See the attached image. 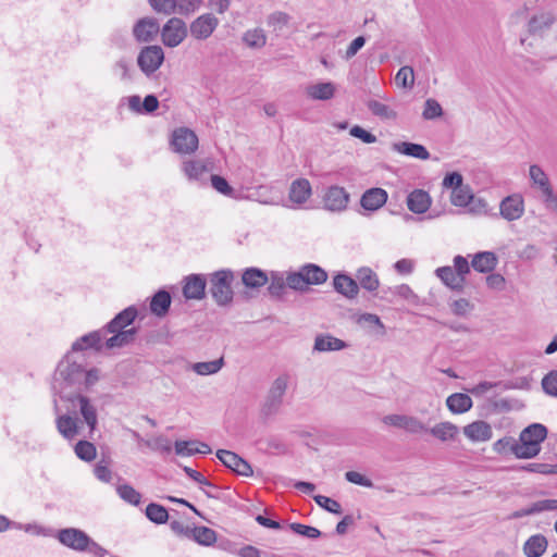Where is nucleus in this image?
I'll use <instances>...</instances> for the list:
<instances>
[{
    "instance_id": "nucleus-21",
    "label": "nucleus",
    "mask_w": 557,
    "mask_h": 557,
    "mask_svg": "<svg viewBox=\"0 0 557 557\" xmlns=\"http://www.w3.org/2000/svg\"><path fill=\"white\" fill-rule=\"evenodd\" d=\"M171 302L172 296L170 292L159 289L151 296L149 305L150 312L158 318H163L169 313Z\"/></svg>"
},
{
    "instance_id": "nucleus-49",
    "label": "nucleus",
    "mask_w": 557,
    "mask_h": 557,
    "mask_svg": "<svg viewBox=\"0 0 557 557\" xmlns=\"http://www.w3.org/2000/svg\"><path fill=\"white\" fill-rule=\"evenodd\" d=\"M496 386H503L504 389H511V388H521V385L513 384L511 382L503 383V382H488L483 381L480 382L478 385L472 387L470 389V393L474 396H481L484 393H486L488 389L496 387Z\"/></svg>"
},
{
    "instance_id": "nucleus-40",
    "label": "nucleus",
    "mask_w": 557,
    "mask_h": 557,
    "mask_svg": "<svg viewBox=\"0 0 557 557\" xmlns=\"http://www.w3.org/2000/svg\"><path fill=\"white\" fill-rule=\"evenodd\" d=\"M113 74L123 82H132L134 73L132 61L126 58L119 59L112 66Z\"/></svg>"
},
{
    "instance_id": "nucleus-17",
    "label": "nucleus",
    "mask_w": 557,
    "mask_h": 557,
    "mask_svg": "<svg viewBox=\"0 0 557 557\" xmlns=\"http://www.w3.org/2000/svg\"><path fill=\"white\" fill-rule=\"evenodd\" d=\"M138 314V310L135 306H129L119 312L104 327V332L124 331L131 325Z\"/></svg>"
},
{
    "instance_id": "nucleus-62",
    "label": "nucleus",
    "mask_w": 557,
    "mask_h": 557,
    "mask_svg": "<svg viewBox=\"0 0 557 557\" xmlns=\"http://www.w3.org/2000/svg\"><path fill=\"white\" fill-rule=\"evenodd\" d=\"M202 0H176V10L182 15H189L200 8Z\"/></svg>"
},
{
    "instance_id": "nucleus-59",
    "label": "nucleus",
    "mask_w": 557,
    "mask_h": 557,
    "mask_svg": "<svg viewBox=\"0 0 557 557\" xmlns=\"http://www.w3.org/2000/svg\"><path fill=\"white\" fill-rule=\"evenodd\" d=\"M403 430L411 434L428 432L426 425L420 419L413 416L406 417L405 423L403 424Z\"/></svg>"
},
{
    "instance_id": "nucleus-42",
    "label": "nucleus",
    "mask_w": 557,
    "mask_h": 557,
    "mask_svg": "<svg viewBox=\"0 0 557 557\" xmlns=\"http://www.w3.org/2000/svg\"><path fill=\"white\" fill-rule=\"evenodd\" d=\"M224 366V359L221 357L211 361L196 362L193 370L199 375H210L218 373Z\"/></svg>"
},
{
    "instance_id": "nucleus-14",
    "label": "nucleus",
    "mask_w": 557,
    "mask_h": 557,
    "mask_svg": "<svg viewBox=\"0 0 557 557\" xmlns=\"http://www.w3.org/2000/svg\"><path fill=\"white\" fill-rule=\"evenodd\" d=\"M160 32L159 23L153 17L138 20L133 27V35L138 42H150Z\"/></svg>"
},
{
    "instance_id": "nucleus-33",
    "label": "nucleus",
    "mask_w": 557,
    "mask_h": 557,
    "mask_svg": "<svg viewBox=\"0 0 557 557\" xmlns=\"http://www.w3.org/2000/svg\"><path fill=\"white\" fill-rule=\"evenodd\" d=\"M59 433L66 440H73L78 434L77 418L62 414L55 419Z\"/></svg>"
},
{
    "instance_id": "nucleus-23",
    "label": "nucleus",
    "mask_w": 557,
    "mask_h": 557,
    "mask_svg": "<svg viewBox=\"0 0 557 557\" xmlns=\"http://www.w3.org/2000/svg\"><path fill=\"white\" fill-rule=\"evenodd\" d=\"M556 22V16L553 12H542L533 15L528 23V30L531 35L543 36Z\"/></svg>"
},
{
    "instance_id": "nucleus-52",
    "label": "nucleus",
    "mask_w": 557,
    "mask_h": 557,
    "mask_svg": "<svg viewBox=\"0 0 557 557\" xmlns=\"http://www.w3.org/2000/svg\"><path fill=\"white\" fill-rule=\"evenodd\" d=\"M313 499L321 508L327 512L334 515H341L343 512L341 504L331 497L324 495H315L313 496Z\"/></svg>"
},
{
    "instance_id": "nucleus-50",
    "label": "nucleus",
    "mask_w": 557,
    "mask_h": 557,
    "mask_svg": "<svg viewBox=\"0 0 557 557\" xmlns=\"http://www.w3.org/2000/svg\"><path fill=\"white\" fill-rule=\"evenodd\" d=\"M75 454L84 461H91L96 458V446L88 441H78L75 445Z\"/></svg>"
},
{
    "instance_id": "nucleus-53",
    "label": "nucleus",
    "mask_w": 557,
    "mask_h": 557,
    "mask_svg": "<svg viewBox=\"0 0 557 557\" xmlns=\"http://www.w3.org/2000/svg\"><path fill=\"white\" fill-rule=\"evenodd\" d=\"M285 281L286 286H288L292 289L299 292H305L308 289L301 268L299 269L298 272L288 273Z\"/></svg>"
},
{
    "instance_id": "nucleus-37",
    "label": "nucleus",
    "mask_w": 557,
    "mask_h": 557,
    "mask_svg": "<svg viewBox=\"0 0 557 557\" xmlns=\"http://www.w3.org/2000/svg\"><path fill=\"white\" fill-rule=\"evenodd\" d=\"M243 284L249 288H259L269 281L267 273L258 268L247 269L242 276Z\"/></svg>"
},
{
    "instance_id": "nucleus-51",
    "label": "nucleus",
    "mask_w": 557,
    "mask_h": 557,
    "mask_svg": "<svg viewBox=\"0 0 557 557\" xmlns=\"http://www.w3.org/2000/svg\"><path fill=\"white\" fill-rule=\"evenodd\" d=\"M451 203L456 207H466L473 199L469 186H461L451 191Z\"/></svg>"
},
{
    "instance_id": "nucleus-28",
    "label": "nucleus",
    "mask_w": 557,
    "mask_h": 557,
    "mask_svg": "<svg viewBox=\"0 0 557 557\" xmlns=\"http://www.w3.org/2000/svg\"><path fill=\"white\" fill-rule=\"evenodd\" d=\"M472 399L468 394L454 393L446 399V406L453 413L461 414L472 408Z\"/></svg>"
},
{
    "instance_id": "nucleus-19",
    "label": "nucleus",
    "mask_w": 557,
    "mask_h": 557,
    "mask_svg": "<svg viewBox=\"0 0 557 557\" xmlns=\"http://www.w3.org/2000/svg\"><path fill=\"white\" fill-rule=\"evenodd\" d=\"M387 193L380 187H373L363 193L360 199V205L364 210L376 211L387 200Z\"/></svg>"
},
{
    "instance_id": "nucleus-10",
    "label": "nucleus",
    "mask_w": 557,
    "mask_h": 557,
    "mask_svg": "<svg viewBox=\"0 0 557 557\" xmlns=\"http://www.w3.org/2000/svg\"><path fill=\"white\" fill-rule=\"evenodd\" d=\"M219 24V18L212 13H205L190 23L189 33L197 40H206L213 34Z\"/></svg>"
},
{
    "instance_id": "nucleus-30",
    "label": "nucleus",
    "mask_w": 557,
    "mask_h": 557,
    "mask_svg": "<svg viewBox=\"0 0 557 557\" xmlns=\"http://www.w3.org/2000/svg\"><path fill=\"white\" fill-rule=\"evenodd\" d=\"M306 285H321L327 280V272L314 263H306L301 267Z\"/></svg>"
},
{
    "instance_id": "nucleus-25",
    "label": "nucleus",
    "mask_w": 557,
    "mask_h": 557,
    "mask_svg": "<svg viewBox=\"0 0 557 557\" xmlns=\"http://www.w3.org/2000/svg\"><path fill=\"white\" fill-rule=\"evenodd\" d=\"M392 149L400 154H405L419 160H428L430 158V152L421 144L399 141L394 143Z\"/></svg>"
},
{
    "instance_id": "nucleus-63",
    "label": "nucleus",
    "mask_w": 557,
    "mask_h": 557,
    "mask_svg": "<svg viewBox=\"0 0 557 557\" xmlns=\"http://www.w3.org/2000/svg\"><path fill=\"white\" fill-rule=\"evenodd\" d=\"M196 443L195 441H175V454L180 456H193L197 454L198 449L195 447Z\"/></svg>"
},
{
    "instance_id": "nucleus-45",
    "label": "nucleus",
    "mask_w": 557,
    "mask_h": 557,
    "mask_svg": "<svg viewBox=\"0 0 557 557\" xmlns=\"http://www.w3.org/2000/svg\"><path fill=\"white\" fill-rule=\"evenodd\" d=\"M395 83L398 87L411 89L414 85L413 69L409 65L401 66L395 76Z\"/></svg>"
},
{
    "instance_id": "nucleus-1",
    "label": "nucleus",
    "mask_w": 557,
    "mask_h": 557,
    "mask_svg": "<svg viewBox=\"0 0 557 557\" xmlns=\"http://www.w3.org/2000/svg\"><path fill=\"white\" fill-rule=\"evenodd\" d=\"M99 380V369H86L67 352L57 366L51 388L62 400L74 403L73 394L90 391Z\"/></svg>"
},
{
    "instance_id": "nucleus-39",
    "label": "nucleus",
    "mask_w": 557,
    "mask_h": 557,
    "mask_svg": "<svg viewBox=\"0 0 557 557\" xmlns=\"http://www.w3.org/2000/svg\"><path fill=\"white\" fill-rule=\"evenodd\" d=\"M182 170L189 181H202L208 169L201 161L189 160L183 162Z\"/></svg>"
},
{
    "instance_id": "nucleus-16",
    "label": "nucleus",
    "mask_w": 557,
    "mask_h": 557,
    "mask_svg": "<svg viewBox=\"0 0 557 557\" xmlns=\"http://www.w3.org/2000/svg\"><path fill=\"white\" fill-rule=\"evenodd\" d=\"M500 215L507 221H515L524 212L523 198L520 195H510L504 198L499 205Z\"/></svg>"
},
{
    "instance_id": "nucleus-7",
    "label": "nucleus",
    "mask_w": 557,
    "mask_h": 557,
    "mask_svg": "<svg viewBox=\"0 0 557 557\" xmlns=\"http://www.w3.org/2000/svg\"><path fill=\"white\" fill-rule=\"evenodd\" d=\"M187 33L185 22L178 17H172L162 27V41L166 47H177L186 38Z\"/></svg>"
},
{
    "instance_id": "nucleus-55",
    "label": "nucleus",
    "mask_w": 557,
    "mask_h": 557,
    "mask_svg": "<svg viewBox=\"0 0 557 557\" xmlns=\"http://www.w3.org/2000/svg\"><path fill=\"white\" fill-rule=\"evenodd\" d=\"M443 115V109L440 102L435 99H428L424 103L422 116L424 120H434Z\"/></svg>"
},
{
    "instance_id": "nucleus-35",
    "label": "nucleus",
    "mask_w": 557,
    "mask_h": 557,
    "mask_svg": "<svg viewBox=\"0 0 557 557\" xmlns=\"http://www.w3.org/2000/svg\"><path fill=\"white\" fill-rule=\"evenodd\" d=\"M359 287L372 293L375 292L380 286V281L376 273L368 268L362 267L356 273Z\"/></svg>"
},
{
    "instance_id": "nucleus-38",
    "label": "nucleus",
    "mask_w": 557,
    "mask_h": 557,
    "mask_svg": "<svg viewBox=\"0 0 557 557\" xmlns=\"http://www.w3.org/2000/svg\"><path fill=\"white\" fill-rule=\"evenodd\" d=\"M189 539L202 546H211L216 541V532L208 527H194L190 530Z\"/></svg>"
},
{
    "instance_id": "nucleus-64",
    "label": "nucleus",
    "mask_w": 557,
    "mask_h": 557,
    "mask_svg": "<svg viewBox=\"0 0 557 557\" xmlns=\"http://www.w3.org/2000/svg\"><path fill=\"white\" fill-rule=\"evenodd\" d=\"M349 134L352 137L362 140L364 144H373L376 141V137L372 133L368 132L359 125L352 126L349 131Z\"/></svg>"
},
{
    "instance_id": "nucleus-44",
    "label": "nucleus",
    "mask_w": 557,
    "mask_h": 557,
    "mask_svg": "<svg viewBox=\"0 0 557 557\" xmlns=\"http://www.w3.org/2000/svg\"><path fill=\"white\" fill-rule=\"evenodd\" d=\"M244 42L250 48H262L267 44V36L262 28L247 30L243 36Z\"/></svg>"
},
{
    "instance_id": "nucleus-20",
    "label": "nucleus",
    "mask_w": 557,
    "mask_h": 557,
    "mask_svg": "<svg viewBox=\"0 0 557 557\" xmlns=\"http://www.w3.org/2000/svg\"><path fill=\"white\" fill-rule=\"evenodd\" d=\"M334 289L348 299H354L359 293V285L356 280L345 273H338L333 278Z\"/></svg>"
},
{
    "instance_id": "nucleus-3",
    "label": "nucleus",
    "mask_w": 557,
    "mask_h": 557,
    "mask_svg": "<svg viewBox=\"0 0 557 557\" xmlns=\"http://www.w3.org/2000/svg\"><path fill=\"white\" fill-rule=\"evenodd\" d=\"M453 267L445 265L435 270L436 276L444 285L456 292H462L466 284V276L470 273L471 264L468 259L457 255L453 259Z\"/></svg>"
},
{
    "instance_id": "nucleus-48",
    "label": "nucleus",
    "mask_w": 557,
    "mask_h": 557,
    "mask_svg": "<svg viewBox=\"0 0 557 557\" xmlns=\"http://www.w3.org/2000/svg\"><path fill=\"white\" fill-rule=\"evenodd\" d=\"M268 292L272 297L280 298L285 292L286 281L280 272H271Z\"/></svg>"
},
{
    "instance_id": "nucleus-8",
    "label": "nucleus",
    "mask_w": 557,
    "mask_h": 557,
    "mask_svg": "<svg viewBox=\"0 0 557 557\" xmlns=\"http://www.w3.org/2000/svg\"><path fill=\"white\" fill-rule=\"evenodd\" d=\"M57 539L59 542L77 552H86L90 545V536L81 529L65 528L58 532Z\"/></svg>"
},
{
    "instance_id": "nucleus-9",
    "label": "nucleus",
    "mask_w": 557,
    "mask_h": 557,
    "mask_svg": "<svg viewBox=\"0 0 557 557\" xmlns=\"http://www.w3.org/2000/svg\"><path fill=\"white\" fill-rule=\"evenodd\" d=\"M171 146L177 153L189 154L197 150L198 137L191 129L180 127L172 134Z\"/></svg>"
},
{
    "instance_id": "nucleus-57",
    "label": "nucleus",
    "mask_w": 557,
    "mask_h": 557,
    "mask_svg": "<svg viewBox=\"0 0 557 557\" xmlns=\"http://www.w3.org/2000/svg\"><path fill=\"white\" fill-rule=\"evenodd\" d=\"M151 8L157 13L171 15L176 11V0H149Z\"/></svg>"
},
{
    "instance_id": "nucleus-22",
    "label": "nucleus",
    "mask_w": 557,
    "mask_h": 557,
    "mask_svg": "<svg viewBox=\"0 0 557 557\" xmlns=\"http://www.w3.org/2000/svg\"><path fill=\"white\" fill-rule=\"evenodd\" d=\"M498 264V258L493 251H480L473 255L471 267L479 273H491Z\"/></svg>"
},
{
    "instance_id": "nucleus-54",
    "label": "nucleus",
    "mask_w": 557,
    "mask_h": 557,
    "mask_svg": "<svg viewBox=\"0 0 557 557\" xmlns=\"http://www.w3.org/2000/svg\"><path fill=\"white\" fill-rule=\"evenodd\" d=\"M289 529L299 535H302L308 539L315 540L322 535L321 531L314 527L306 525L298 522H293L289 524Z\"/></svg>"
},
{
    "instance_id": "nucleus-43",
    "label": "nucleus",
    "mask_w": 557,
    "mask_h": 557,
    "mask_svg": "<svg viewBox=\"0 0 557 557\" xmlns=\"http://www.w3.org/2000/svg\"><path fill=\"white\" fill-rule=\"evenodd\" d=\"M289 21L290 16L287 13L276 11L268 16L267 23L268 26L271 27L276 35H280L283 32V29L288 25Z\"/></svg>"
},
{
    "instance_id": "nucleus-56",
    "label": "nucleus",
    "mask_w": 557,
    "mask_h": 557,
    "mask_svg": "<svg viewBox=\"0 0 557 557\" xmlns=\"http://www.w3.org/2000/svg\"><path fill=\"white\" fill-rule=\"evenodd\" d=\"M515 445H519L518 441H516L511 436H505L493 444V450L500 455L507 453H511L515 455Z\"/></svg>"
},
{
    "instance_id": "nucleus-46",
    "label": "nucleus",
    "mask_w": 557,
    "mask_h": 557,
    "mask_svg": "<svg viewBox=\"0 0 557 557\" xmlns=\"http://www.w3.org/2000/svg\"><path fill=\"white\" fill-rule=\"evenodd\" d=\"M368 109L371 111L372 114L375 116H379L384 120H395L397 117V113L391 109L388 106L376 101V100H370L367 104Z\"/></svg>"
},
{
    "instance_id": "nucleus-6",
    "label": "nucleus",
    "mask_w": 557,
    "mask_h": 557,
    "mask_svg": "<svg viewBox=\"0 0 557 557\" xmlns=\"http://www.w3.org/2000/svg\"><path fill=\"white\" fill-rule=\"evenodd\" d=\"M163 61L164 51L157 45L141 48L137 57V65L147 77L153 76L162 65Z\"/></svg>"
},
{
    "instance_id": "nucleus-12",
    "label": "nucleus",
    "mask_w": 557,
    "mask_h": 557,
    "mask_svg": "<svg viewBox=\"0 0 557 557\" xmlns=\"http://www.w3.org/2000/svg\"><path fill=\"white\" fill-rule=\"evenodd\" d=\"M183 296L186 299L201 300L206 296L207 278L202 274H189L183 280Z\"/></svg>"
},
{
    "instance_id": "nucleus-26",
    "label": "nucleus",
    "mask_w": 557,
    "mask_h": 557,
    "mask_svg": "<svg viewBox=\"0 0 557 557\" xmlns=\"http://www.w3.org/2000/svg\"><path fill=\"white\" fill-rule=\"evenodd\" d=\"M101 341L102 330L85 334L73 343L72 352L82 351L88 348L100 351L102 348Z\"/></svg>"
},
{
    "instance_id": "nucleus-18",
    "label": "nucleus",
    "mask_w": 557,
    "mask_h": 557,
    "mask_svg": "<svg viewBox=\"0 0 557 557\" xmlns=\"http://www.w3.org/2000/svg\"><path fill=\"white\" fill-rule=\"evenodd\" d=\"M463 434L471 442H486L492 438L493 430L490 423L478 420L463 426Z\"/></svg>"
},
{
    "instance_id": "nucleus-2",
    "label": "nucleus",
    "mask_w": 557,
    "mask_h": 557,
    "mask_svg": "<svg viewBox=\"0 0 557 557\" xmlns=\"http://www.w3.org/2000/svg\"><path fill=\"white\" fill-rule=\"evenodd\" d=\"M548 430L542 423H532L519 435V445H515V456L519 459H531L541 451V443L547 437Z\"/></svg>"
},
{
    "instance_id": "nucleus-41",
    "label": "nucleus",
    "mask_w": 557,
    "mask_h": 557,
    "mask_svg": "<svg viewBox=\"0 0 557 557\" xmlns=\"http://www.w3.org/2000/svg\"><path fill=\"white\" fill-rule=\"evenodd\" d=\"M146 517L153 523L163 524L169 519V512L166 508L157 503H150L147 505L145 510Z\"/></svg>"
},
{
    "instance_id": "nucleus-27",
    "label": "nucleus",
    "mask_w": 557,
    "mask_h": 557,
    "mask_svg": "<svg viewBox=\"0 0 557 557\" xmlns=\"http://www.w3.org/2000/svg\"><path fill=\"white\" fill-rule=\"evenodd\" d=\"M311 193L310 182L307 178H297L290 185L289 199L295 203L302 205L309 199Z\"/></svg>"
},
{
    "instance_id": "nucleus-4",
    "label": "nucleus",
    "mask_w": 557,
    "mask_h": 557,
    "mask_svg": "<svg viewBox=\"0 0 557 557\" xmlns=\"http://www.w3.org/2000/svg\"><path fill=\"white\" fill-rule=\"evenodd\" d=\"M233 280L234 274L231 270H219L209 275V293L218 306H228L233 301Z\"/></svg>"
},
{
    "instance_id": "nucleus-58",
    "label": "nucleus",
    "mask_w": 557,
    "mask_h": 557,
    "mask_svg": "<svg viewBox=\"0 0 557 557\" xmlns=\"http://www.w3.org/2000/svg\"><path fill=\"white\" fill-rule=\"evenodd\" d=\"M530 177L534 184L540 186L542 191H544L546 187H550L547 175L536 164L530 166Z\"/></svg>"
},
{
    "instance_id": "nucleus-11",
    "label": "nucleus",
    "mask_w": 557,
    "mask_h": 557,
    "mask_svg": "<svg viewBox=\"0 0 557 557\" xmlns=\"http://www.w3.org/2000/svg\"><path fill=\"white\" fill-rule=\"evenodd\" d=\"M218 459L233 472L243 476H251L253 474L250 463L234 451L219 449L216 451Z\"/></svg>"
},
{
    "instance_id": "nucleus-29",
    "label": "nucleus",
    "mask_w": 557,
    "mask_h": 557,
    "mask_svg": "<svg viewBox=\"0 0 557 557\" xmlns=\"http://www.w3.org/2000/svg\"><path fill=\"white\" fill-rule=\"evenodd\" d=\"M111 333L113 335L110 338H108L104 343L106 348L108 349L121 348L133 343L137 334V329L131 327L124 331H115Z\"/></svg>"
},
{
    "instance_id": "nucleus-13",
    "label": "nucleus",
    "mask_w": 557,
    "mask_h": 557,
    "mask_svg": "<svg viewBox=\"0 0 557 557\" xmlns=\"http://www.w3.org/2000/svg\"><path fill=\"white\" fill-rule=\"evenodd\" d=\"M349 202V194L344 187L330 186L323 197L324 208L329 211H343Z\"/></svg>"
},
{
    "instance_id": "nucleus-31",
    "label": "nucleus",
    "mask_w": 557,
    "mask_h": 557,
    "mask_svg": "<svg viewBox=\"0 0 557 557\" xmlns=\"http://www.w3.org/2000/svg\"><path fill=\"white\" fill-rule=\"evenodd\" d=\"M306 92L313 100H330L335 95V85L332 82L318 83L308 86Z\"/></svg>"
},
{
    "instance_id": "nucleus-61",
    "label": "nucleus",
    "mask_w": 557,
    "mask_h": 557,
    "mask_svg": "<svg viewBox=\"0 0 557 557\" xmlns=\"http://www.w3.org/2000/svg\"><path fill=\"white\" fill-rule=\"evenodd\" d=\"M542 387L546 394L557 397V370L550 371L543 377Z\"/></svg>"
},
{
    "instance_id": "nucleus-34",
    "label": "nucleus",
    "mask_w": 557,
    "mask_h": 557,
    "mask_svg": "<svg viewBox=\"0 0 557 557\" xmlns=\"http://www.w3.org/2000/svg\"><path fill=\"white\" fill-rule=\"evenodd\" d=\"M347 347V344L332 335H318L314 339L313 349L320 352L336 351Z\"/></svg>"
},
{
    "instance_id": "nucleus-5",
    "label": "nucleus",
    "mask_w": 557,
    "mask_h": 557,
    "mask_svg": "<svg viewBox=\"0 0 557 557\" xmlns=\"http://www.w3.org/2000/svg\"><path fill=\"white\" fill-rule=\"evenodd\" d=\"M288 381L289 376L287 374H282L271 384L260 410L264 418L275 416L280 412L283 405V397L288 386Z\"/></svg>"
},
{
    "instance_id": "nucleus-47",
    "label": "nucleus",
    "mask_w": 557,
    "mask_h": 557,
    "mask_svg": "<svg viewBox=\"0 0 557 557\" xmlns=\"http://www.w3.org/2000/svg\"><path fill=\"white\" fill-rule=\"evenodd\" d=\"M116 493L124 502L131 505L138 506L141 502V494L127 483L119 485Z\"/></svg>"
},
{
    "instance_id": "nucleus-60",
    "label": "nucleus",
    "mask_w": 557,
    "mask_h": 557,
    "mask_svg": "<svg viewBox=\"0 0 557 557\" xmlns=\"http://www.w3.org/2000/svg\"><path fill=\"white\" fill-rule=\"evenodd\" d=\"M212 187L224 196H232L234 193L233 187L228 182L220 175L212 174L210 176Z\"/></svg>"
},
{
    "instance_id": "nucleus-36",
    "label": "nucleus",
    "mask_w": 557,
    "mask_h": 557,
    "mask_svg": "<svg viewBox=\"0 0 557 557\" xmlns=\"http://www.w3.org/2000/svg\"><path fill=\"white\" fill-rule=\"evenodd\" d=\"M428 432H430L431 435L435 438L442 442H446L456 438L459 433V428L449 421H445L435 424L431 429H428Z\"/></svg>"
},
{
    "instance_id": "nucleus-32",
    "label": "nucleus",
    "mask_w": 557,
    "mask_h": 557,
    "mask_svg": "<svg viewBox=\"0 0 557 557\" xmlns=\"http://www.w3.org/2000/svg\"><path fill=\"white\" fill-rule=\"evenodd\" d=\"M547 540L542 534L530 536L524 545L523 553L527 557H541L547 548Z\"/></svg>"
},
{
    "instance_id": "nucleus-15",
    "label": "nucleus",
    "mask_w": 557,
    "mask_h": 557,
    "mask_svg": "<svg viewBox=\"0 0 557 557\" xmlns=\"http://www.w3.org/2000/svg\"><path fill=\"white\" fill-rule=\"evenodd\" d=\"M73 406H76L77 403L79 413L82 414L85 423L88 425L89 432L92 433L98 424L96 407L90 403V399L86 395H83V393H75L73 394Z\"/></svg>"
},
{
    "instance_id": "nucleus-24",
    "label": "nucleus",
    "mask_w": 557,
    "mask_h": 557,
    "mask_svg": "<svg viewBox=\"0 0 557 557\" xmlns=\"http://www.w3.org/2000/svg\"><path fill=\"white\" fill-rule=\"evenodd\" d=\"M407 206L413 213H424L431 206V197L425 190L414 189L407 196Z\"/></svg>"
}]
</instances>
